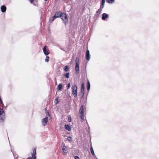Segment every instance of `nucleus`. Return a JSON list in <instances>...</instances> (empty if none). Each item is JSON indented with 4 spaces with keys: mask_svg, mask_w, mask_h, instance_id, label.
Here are the masks:
<instances>
[{
    "mask_svg": "<svg viewBox=\"0 0 159 159\" xmlns=\"http://www.w3.org/2000/svg\"><path fill=\"white\" fill-rule=\"evenodd\" d=\"M6 118L5 113L3 109L0 108V123H2Z\"/></svg>",
    "mask_w": 159,
    "mask_h": 159,
    "instance_id": "1",
    "label": "nucleus"
},
{
    "mask_svg": "<svg viewBox=\"0 0 159 159\" xmlns=\"http://www.w3.org/2000/svg\"><path fill=\"white\" fill-rule=\"evenodd\" d=\"M60 18L62 20L65 25L68 23V19L67 14L66 13L62 12Z\"/></svg>",
    "mask_w": 159,
    "mask_h": 159,
    "instance_id": "2",
    "label": "nucleus"
},
{
    "mask_svg": "<svg viewBox=\"0 0 159 159\" xmlns=\"http://www.w3.org/2000/svg\"><path fill=\"white\" fill-rule=\"evenodd\" d=\"M72 93L74 95V98H76L77 93V87L75 84L72 86Z\"/></svg>",
    "mask_w": 159,
    "mask_h": 159,
    "instance_id": "3",
    "label": "nucleus"
},
{
    "mask_svg": "<svg viewBox=\"0 0 159 159\" xmlns=\"http://www.w3.org/2000/svg\"><path fill=\"white\" fill-rule=\"evenodd\" d=\"M79 58L78 57H76L75 60V70L76 71V74H78L79 73Z\"/></svg>",
    "mask_w": 159,
    "mask_h": 159,
    "instance_id": "4",
    "label": "nucleus"
},
{
    "mask_svg": "<svg viewBox=\"0 0 159 159\" xmlns=\"http://www.w3.org/2000/svg\"><path fill=\"white\" fill-rule=\"evenodd\" d=\"M43 51L44 54L47 56L49 54V50L47 46H45L43 48Z\"/></svg>",
    "mask_w": 159,
    "mask_h": 159,
    "instance_id": "5",
    "label": "nucleus"
},
{
    "mask_svg": "<svg viewBox=\"0 0 159 159\" xmlns=\"http://www.w3.org/2000/svg\"><path fill=\"white\" fill-rule=\"evenodd\" d=\"M48 121V117L46 116L44 118H43L42 120V123L43 125L45 126L47 124Z\"/></svg>",
    "mask_w": 159,
    "mask_h": 159,
    "instance_id": "6",
    "label": "nucleus"
},
{
    "mask_svg": "<svg viewBox=\"0 0 159 159\" xmlns=\"http://www.w3.org/2000/svg\"><path fill=\"white\" fill-rule=\"evenodd\" d=\"M90 55L89 53V51L88 49H87L86 51V54H85V57L86 59L89 61L90 59Z\"/></svg>",
    "mask_w": 159,
    "mask_h": 159,
    "instance_id": "7",
    "label": "nucleus"
},
{
    "mask_svg": "<svg viewBox=\"0 0 159 159\" xmlns=\"http://www.w3.org/2000/svg\"><path fill=\"white\" fill-rule=\"evenodd\" d=\"M62 12L60 11L56 12L55 13V14L53 16L55 17V18L56 19L57 18L60 17L62 15Z\"/></svg>",
    "mask_w": 159,
    "mask_h": 159,
    "instance_id": "8",
    "label": "nucleus"
},
{
    "mask_svg": "<svg viewBox=\"0 0 159 159\" xmlns=\"http://www.w3.org/2000/svg\"><path fill=\"white\" fill-rule=\"evenodd\" d=\"M62 150L64 153L67 154L68 152V149L65 145L63 146Z\"/></svg>",
    "mask_w": 159,
    "mask_h": 159,
    "instance_id": "9",
    "label": "nucleus"
},
{
    "mask_svg": "<svg viewBox=\"0 0 159 159\" xmlns=\"http://www.w3.org/2000/svg\"><path fill=\"white\" fill-rule=\"evenodd\" d=\"M108 15L106 13H103L102 14V19L103 20H105L108 17Z\"/></svg>",
    "mask_w": 159,
    "mask_h": 159,
    "instance_id": "10",
    "label": "nucleus"
},
{
    "mask_svg": "<svg viewBox=\"0 0 159 159\" xmlns=\"http://www.w3.org/2000/svg\"><path fill=\"white\" fill-rule=\"evenodd\" d=\"M1 11L4 13L6 11L7 7L3 5L1 7Z\"/></svg>",
    "mask_w": 159,
    "mask_h": 159,
    "instance_id": "11",
    "label": "nucleus"
},
{
    "mask_svg": "<svg viewBox=\"0 0 159 159\" xmlns=\"http://www.w3.org/2000/svg\"><path fill=\"white\" fill-rule=\"evenodd\" d=\"M81 92L82 93H84L85 92V86L83 83H82L81 84Z\"/></svg>",
    "mask_w": 159,
    "mask_h": 159,
    "instance_id": "12",
    "label": "nucleus"
},
{
    "mask_svg": "<svg viewBox=\"0 0 159 159\" xmlns=\"http://www.w3.org/2000/svg\"><path fill=\"white\" fill-rule=\"evenodd\" d=\"M105 2V0H102L101 5H100V8L102 9V8H104Z\"/></svg>",
    "mask_w": 159,
    "mask_h": 159,
    "instance_id": "13",
    "label": "nucleus"
},
{
    "mask_svg": "<svg viewBox=\"0 0 159 159\" xmlns=\"http://www.w3.org/2000/svg\"><path fill=\"white\" fill-rule=\"evenodd\" d=\"M63 86L62 84H59L58 85L57 87V90L58 91L59 90H61L62 89Z\"/></svg>",
    "mask_w": 159,
    "mask_h": 159,
    "instance_id": "14",
    "label": "nucleus"
},
{
    "mask_svg": "<svg viewBox=\"0 0 159 159\" xmlns=\"http://www.w3.org/2000/svg\"><path fill=\"white\" fill-rule=\"evenodd\" d=\"M65 129L68 131H71V128L68 125H65Z\"/></svg>",
    "mask_w": 159,
    "mask_h": 159,
    "instance_id": "15",
    "label": "nucleus"
},
{
    "mask_svg": "<svg viewBox=\"0 0 159 159\" xmlns=\"http://www.w3.org/2000/svg\"><path fill=\"white\" fill-rule=\"evenodd\" d=\"M79 112L80 113H84V106L83 105H82L80 107V110H79Z\"/></svg>",
    "mask_w": 159,
    "mask_h": 159,
    "instance_id": "16",
    "label": "nucleus"
},
{
    "mask_svg": "<svg viewBox=\"0 0 159 159\" xmlns=\"http://www.w3.org/2000/svg\"><path fill=\"white\" fill-rule=\"evenodd\" d=\"M90 83L89 81L87 82V89L88 91H89L90 89Z\"/></svg>",
    "mask_w": 159,
    "mask_h": 159,
    "instance_id": "17",
    "label": "nucleus"
},
{
    "mask_svg": "<svg viewBox=\"0 0 159 159\" xmlns=\"http://www.w3.org/2000/svg\"><path fill=\"white\" fill-rule=\"evenodd\" d=\"M102 10V9L100 8L97 11H96V16H99V15L101 13Z\"/></svg>",
    "mask_w": 159,
    "mask_h": 159,
    "instance_id": "18",
    "label": "nucleus"
},
{
    "mask_svg": "<svg viewBox=\"0 0 159 159\" xmlns=\"http://www.w3.org/2000/svg\"><path fill=\"white\" fill-rule=\"evenodd\" d=\"M36 148H34V149L33 151V152L31 154L32 156H33V157H36Z\"/></svg>",
    "mask_w": 159,
    "mask_h": 159,
    "instance_id": "19",
    "label": "nucleus"
},
{
    "mask_svg": "<svg viewBox=\"0 0 159 159\" xmlns=\"http://www.w3.org/2000/svg\"><path fill=\"white\" fill-rule=\"evenodd\" d=\"M63 69L66 72H68L69 70V67L68 66H65Z\"/></svg>",
    "mask_w": 159,
    "mask_h": 159,
    "instance_id": "20",
    "label": "nucleus"
},
{
    "mask_svg": "<svg viewBox=\"0 0 159 159\" xmlns=\"http://www.w3.org/2000/svg\"><path fill=\"white\" fill-rule=\"evenodd\" d=\"M90 151L91 152L92 154L95 157V154L94 153V150L92 146L91 145L90 147Z\"/></svg>",
    "mask_w": 159,
    "mask_h": 159,
    "instance_id": "21",
    "label": "nucleus"
},
{
    "mask_svg": "<svg viewBox=\"0 0 159 159\" xmlns=\"http://www.w3.org/2000/svg\"><path fill=\"white\" fill-rule=\"evenodd\" d=\"M55 17L53 16L52 17L50 18L49 19V22L51 23L54 21L56 19Z\"/></svg>",
    "mask_w": 159,
    "mask_h": 159,
    "instance_id": "22",
    "label": "nucleus"
},
{
    "mask_svg": "<svg viewBox=\"0 0 159 159\" xmlns=\"http://www.w3.org/2000/svg\"><path fill=\"white\" fill-rule=\"evenodd\" d=\"M45 114L47 116H48L50 117L51 118V115L50 114L49 112V111L48 110L46 109V111L45 112Z\"/></svg>",
    "mask_w": 159,
    "mask_h": 159,
    "instance_id": "23",
    "label": "nucleus"
},
{
    "mask_svg": "<svg viewBox=\"0 0 159 159\" xmlns=\"http://www.w3.org/2000/svg\"><path fill=\"white\" fill-rule=\"evenodd\" d=\"M106 1L107 2L111 3V4H112L114 2V0H106Z\"/></svg>",
    "mask_w": 159,
    "mask_h": 159,
    "instance_id": "24",
    "label": "nucleus"
},
{
    "mask_svg": "<svg viewBox=\"0 0 159 159\" xmlns=\"http://www.w3.org/2000/svg\"><path fill=\"white\" fill-rule=\"evenodd\" d=\"M84 113H80V117L82 120H84Z\"/></svg>",
    "mask_w": 159,
    "mask_h": 159,
    "instance_id": "25",
    "label": "nucleus"
},
{
    "mask_svg": "<svg viewBox=\"0 0 159 159\" xmlns=\"http://www.w3.org/2000/svg\"><path fill=\"white\" fill-rule=\"evenodd\" d=\"M69 72L66 73V74L64 75V76L66 78H69Z\"/></svg>",
    "mask_w": 159,
    "mask_h": 159,
    "instance_id": "26",
    "label": "nucleus"
},
{
    "mask_svg": "<svg viewBox=\"0 0 159 159\" xmlns=\"http://www.w3.org/2000/svg\"><path fill=\"white\" fill-rule=\"evenodd\" d=\"M49 57L48 55L46 56V59H45V61L48 62L49 61Z\"/></svg>",
    "mask_w": 159,
    "mask_h": 159,
    "instance_id": "27",
    "label": "nucleus"
},
{
    "mask_svg": "<svg viewBox=\"0 0 159 159\" xmlns=\"http://www.w3.org/2000/svg\"><path fill=\"white\" fill-rule=\"evenodd\" d=\"M0 104L3 108H4V107H5V108H6L7 106L5 107H4L3 101L2 102H0Z\"/></svg>",
    "mask_w": 159,
    "mask_h": 159,
    "instance_id": "28",
    "label": "nucleus"
},
{
    "mask_svg": "<svg viewBox=\"0 0 159 159\" xmlns=\"http://www.w3.org/2000/svg\"><path fill=\"white\" fill-rule=\"evenodd\" d=\"M0 104L3 108H4V107H5V108H6L7 106L5 107H4L3 101L2 102H0Z\"/></svg>",
    "mask_w": 159,
    "mask_h": 159,
    "instance_id": "29",
    "label": "nucleus"
},
{
    "mask_svg": "<svg viewBox=\"0 0 159 159\" xmlns=\"http://www.w3.org/2000/svg\"><path fill=\"white\" fill-rule=\"evenodd\" d=\"M72 138L70 136H68L67 138V140L69 142H71L72 141Z\"/></svg>",
    "mask_w": 159,
    "mask_h": 159,
    "instance_id": "30",
    "label": "nucleus"
},
{
    "mask_svg": "<svg viewBox=\"0 0 159 159\" xmlns=\"http://www.w3.org/2000/svg\"><path fill=\"white\" fill-rule=\"evenodd\" d=\"M27 159H36V157L32 156V157H29Z\"/></svg>",
    "mask_w": 159,
    "mask_h": 159,
    "instance_id": "31",
    "label": "nucleus"
},
{
    "mask_svg": "<svg viewBox=\"0 0 159 159\" xmlns=\"http://www.w3.org/2000/svg\"><path fill=\"white\" fill-rule=\"evenodd\" d=\"M68 121L70 122L71 121V118L70 116H68Z\"/></svg>",
    "mask_w": 159,
    "mask_h": 159,
    "instance_id": "32",
    "label": "nucleus"
},
{
    "mask_svg": "<svg viewBox=\"0 0 159 159\" xmlns=\"http://www.w3.org/2000/svg\"><path fill=\"white\" fill-rule=\"evenodd\" d=\"M70 83H69L67 84V89H70Z\"/></svg>",
    "mask_w": 159,
    "mask_h": 159,
    "instance_id": "33",
    "label": "nucleus"
},
{
    "mask_svg": "<svg viewBox=\"0 0 159 159\" xmlns=\"http://www.w3.org/2000/svg\"><path fill=\"white\" fill-rule=\"evenodd\" d=\"M87 125L88 126V128L87 129V131L88 132V133H89V129H90V127L88 125V123H87Z\"/></svg>",
    "mask_w": 159,
    "mask_h": 159,
    "instance_id": "34",
    "label": "nucleus"
},
{
    "mask_svg": "<svg viewBox=\"0 0 159 159\" xmlns=\"http://www.w3.org/2000/svg\"><path fill=\"white\" fill-rule=\"evenodd\" d=\"M74 158L75 159H80V157L77 156H75L74 157Z\"/></svg>",
    "mask_w": 159,
    "mask_h": 159,
    "instance_id": "35",
    "label": "nucleus"
},
{
    "mask_svg": "<svg viewBox=\"0 0 159 159\" xmlns=\"http://www.w3.org/2000/svg\"><path fill=\"white\" fill-rule=\"evenodd\" d=\"M58 98H56L55 99V100L56 101V102L55 103L56 104H57V103H59V101H58Z\"/></svg>",
    "mask_w": 159,
    "mask_h": 159,
    "instance_id": "36",
    "label": "nucleus"
},
{
    "mask_svg": "<svg viewBox=\"0 0 159 159\" xmlns=\"http://www.w3.org/2000/svg\"><path fill=\"white\" fill-rule=\"evenodd\" d=\"M60 48L61 50H63L65 52H66V51L65 50V48H64L60 47Z\"/></svg>",
    "mask_w": 159,
    "mask_h": 159,
    "instance_id": "37",
    "label": "nucleus"
},
{
    "mask_svg": "<svg viewBox=\"0 0 159 159\" xmlns=\"http://www.w3.org/2000/svg\"><path fill=\"white\" fill-rule=\"evenodd\" d=\"M28 0L31 3H32L34 1V0Z\"/></svg>",
    "mask_w": 159,
    "mask_h": 159,
    "instance_id": "38",
    "label": "nucleus"
},
{
    "mask_svg": "<svg viewBox=\"0 0 159 159\" xmlns=\"http://www.w3.org/2000/svg\"><path fill=\"white\" fill-rule=\"evenodd\" d=\"M82 93V99L83 98H84V93Z\"/></svg>",
    "mask_w": 159,
    "mask_h": 159,
    "instance_id": "39",
    "label": "nucleus"
},
{
    "mask_svg": "<svg viewBox=\"0 0 159 159\" xmlns=\"http://www.w3.org/2000/svg\"><path fill=\"white\" fill-rule=\"evenodd\" d=\"M2 101L1 98V97H0V102H1Z\"/></svg>",
    "mask_w": 159,
    "mask_h": 159,
    "instance_id": "40",
    "label": "nucleus"
},
{
    "mask_svg": "<svg viewBox=\"0 0 159 159\" xmlns=\"http://www.w3.org/2000/svg\"><path fill=\"white\" fill-rule=\"evenodd\" d=\"M11 151H12L11 150ZM11 152H12V153H13V156H14V157H15V155H14V153L13 152H12V151H11Z\"/></svg>",
    "mask_w": 159,
    "mask_h": 159,
    "instance_id": "41",
    "label": "nucleus"
},
{
    "mask_svg": "<svg viewBox=\"0 0 159 159\" xmlns=\"http://www.w3.org/2000/svg\"><path fill=\"white\" fill-rule=\"evenodd\" d=\"M96 159H98V158L95 155V157H94Z\"/></svg>",
    "mask_w": 159,
    "mask_h": 159,
    "instance_id": "42",
    "label": "nucleus"
},
{
    "mask_svg": "<svg viewBox=\"0 0 159 159\" xmlns=\"http://www.w3.org/2000/svg\"><path fill=\"white\" fill-rule=\"evenodd\" d=\"M62 144L63 145H64H64H65V144H64V143H62Z\"/></svg>",
    "mask_w": 159,
    "mask_h": 159,
    "instance_id": "43",
    "label": "nucleus"
},
{
    "mask_svg": "<svg viewBox=\"0 0 159 159\" xmlns=\"http://www.w3.org/2000/svg\"><path fill=\"white\" fill-rule=\"evenodd\" d=\"M60 74H57L58 76H59L60 75Z\"/></svg>",
    "mask_w": 159,
    "mask_h": 159,
    "instance_id": "44",
    "label": "nucleus"
},
{
    "mask_svg": "<svg viewBox=\"0 0 159 159\" xmlns=\"http://www.w3.org/2000/svg\"><path fill=\"white\" fill-rule=\"evenodd\" d=\"M55 81H56V78H55Z\"/></svg>",
    "mask_w": 159,
    "mask_h": 159,
    "instance_id": "45",
    "label": "nucleus"
},
{
    "mask_svg": "<svg viewBox=\"0 0 159 159\" xmlns=\"http://www.w3.org/2000/svg\"><path fill=\"white\" fill-rule=\"evenodd\" d=\"M45 1H47L48 0H44Z\"/></svg>",
    "mask_w": 159,
    "mask_h": 159,
    "instance_id": "46",
    "label": "nucleus"
}]
</instances>
